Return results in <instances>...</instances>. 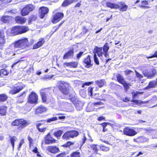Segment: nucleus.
Returning <instances> with one entry per match:
<instances>
[{
	"label": "nucleus",
	"mask_w": 157,
	"mask_h": 157,
	"mask_svg": "<svg viewBox=\"0 0 157 157\" xmlns=\"http://www.w3.org/2000/svg\"><path fill=\"white\" fill-rule=\"evenodd\" d=\"M62 138L63 139L66 140L70 139L71 137V136L70 131H68L65 133L62 136Z\"/></svg>",
	"instance_id": "nucleus-36"
},
{
	"label": "nucleus",
	"mask_w": 157,
	"mask_h": 157,
	"mask_svg": "<svg viewBox=\"0 0 157 157\" xmlns=\"http://www.w3.org/2000/svg\"><path fill=\"white\" fill-rule=\"evenodd\" d=\"M135 72L136 73V75L137 77L140 78H143V76L141 74L139 73L137 71H135Z\"/></svg>",
	"instance_id": "nucleus-52"
},
{
	"label": "nucleus",
	"mask_w": 157,
	"mask_h": 157,
	"mask_svg": "<svg viewBox=\"0 0 157 157\" xmlns=\"http://www.w3.org/2000/svg\"><path fill=\"white\" fill-rule=\"evenodd\" d=\"M49 102L51 104H54L55 102V100L54 98L52 97H51L48 98Z\"/></svg>",
	"instance_id": "nucleus-54"
},
{
	"label": "nucleus",
	"mask_w": 157,
	"mask_h": 157,
	"mask_svg": "<svg viewBox=\"0 0 157 157\" xmlns=\"http://www.w3.org/2000/svg\"><path fill=\"white\" fill-rule=\"evenodd\" d=\"M47 110L45 106L41 105L38 107L36 110L35 113L36 114L46 112Z\"/></svg>",
	"instance_id": "nucleus-18"
},
{
	"label": "nucleus",
	"mask_w": 157,
	"mask_h": 157,
	"mask_svg": "<svg viewBox=\"0 0 157 157\" xmlns=\"http://www.w3.org/2000/svg\"><path fill=\"white\" fill-rule=\"evenodd\" d=\"M88 31V29H86V26H83L82 28V32L80 34L81 36H83Z\"/></svg>",
	"instance_id": "nucleus-43"
},
{
	"label": "nucleus",
	"mask_w": 157,
	"mask_h": 157,
	"mask_svg": "<svg viewBox=\"0 0 157 157\" xmlns=\"http://www.w3.org/2000/svg\"><path fill=\"white\" fill-rule=\"evenodd\" d=\"M95 83L100 87H102L104 85H105L106 83L104 79L96 81L95 82Z\"/></svg>",
	"instance_id": "nucleus-27"
},
{
	"label": "nucleus",
	"mask_w": 157,
	"mask_h": 157,
	"mask_svg": "<svg viewBox=\"0 0 157 157\" xmlns=\"http://www.w3.org/2000/svg\"><path fill=\"white\" fill-rule=\"evenodd\" d=\"M78 62L77 61H73L68 63H64V67L65 66L75 68L77 67Z\"/></svg>",
	"instance_id": "nucleus-16"
},
{
	"label": "nucleus",
	"mask_w": 157,
	"mask_h": 157,
	"mask_svg": "<svg viewBox=\"0 0 157 157\" xmlns=\"http://www.w3.org/2000/svg\"><path fill=\"white\" fill-rule=\"evenodd\" d=\"M94 88L89 87L88 89V95L91 96H93L95 98H96L98 97L99 94L97 92H95L93 91Z\"/></svg>",
	"instance_id": "nucleus-13"
},
{
	"label": "nucleus",
	"mask_w": 157,
	"mask_h": 157,
	"mask_svg": "<svg viewBox=\"0 0 157 157\" xmlns=\"http://www.w3.org/2000/svg\"><path fill=\"white\" fill-rule=\"evenodd\" d=\"M80 153L78 151L73 152L71 154V157H80Z\"/></svg>",
	"instance_id": "nucleus-39"
},
{
	"label": "nucleus",
	"mask_w": 157,
	"mask_h": 157,
	"mask_svg": "<svg viewBox=\"0 0 157 157\" xmlns=\"http://www.w3.org/2000/svg\"><path fill=\"white\" fill-rule=\"evenodd\" d=\"M118 7L117 9H119L122 12L126 11L128 8V6L126 5L124 2H119L118 4Z\"/></svg>",
	"instance_id": "nucleus-19"
},
{
	"label": "nucleus",
	"mask_w": 157,
	"mask_h": 157,
	"mask_svg": "<svg viewBox=\"0 0 157 157\" xmlns=\"http://www.w3.org/2000/svg\"><path fill=\"white\" fill-rule=\"evenodd\" d=\"M13 45L15 48H20L24 49L29 46V43L28 39L25 38L19 40L12 45Z\"/></svg>",
	"instance_id": "nucleus-2"
},
{
	"label": "nucleus",
	"mask_w": 157,
	"mask_h": 157,
	"mask_svg": "<svg viewBox=\"0 0 157 157\" xmlns=\"http://www.w3.org/2000/svg\"><path fill=\"white\" fill-rule=\"evenodd\" d=\"M66 154L65 153H62L58 155L56 157H65Z\"/></svg>",
	"instance_id": "nucleus-60"
},
{
	"label": "nucleus",
	"mask_w": 157,
	"mask_h": 157,
	"mask_svg": "<svg viewBox=\"0 0 157 157\" xmlns=\"http://www.w3.org/2000/svg\"><path fill=\"white\" fill-rule=\"evenodd\" d=\"M94 59L95 63L98 65L99 64V61L98 58L97 57L96 55L94 54Z\"/></svg>",
	"instance_id": "nucleus-50"
},
{
	"label": "nucleus",
	"mask_w": 157,
	"mask_h": 157,
	"mask_svg": "<svg viewBox=\"0 0 157 157\" xmlns=\"http://www.w3.org/2000/svg\"><path fill=\"white\" fill-rule=\"evenodd\" d=\"M153 57H156L157 58V51L155 52L153 55L150 56H146V58L147 59H149L150 58H152Z\"/></svg>",
	"instance_id": "nucleus-51"
},
{
	"label": "nucleus",
	"mask_w": 157,
	"mask_h": 157,
	"mask_svg": "<svg viewBox=\"0 0 157 157\" xmlns=\"http://www.w3.org/2000/svg\"><path fill=\"white\" fill-rule=\"evenodd\" d=\"M71 133V137L73 138L74 137L77 136L78 135V132L76 131H70Z\"/></svg>",
	"instance_id": "nucleus-40"
},
{
	"label": "nucleus",
	"mask_w": 157,
	"mask_h": 157,
	"mask_svg": "<svg viewBox=\"0 0 157 157\" xmlns=\"http://www.w3.org/2000/svg\"><path fill=\"white\" fill-rule=\"evenodd\" d=\"M132 72V71L130 70H127L125 71V74L126 75H128Z\"/></svg>",
	"instance_id": "nucleus-63"
},
{
	"label": "nucleus",
	"mask_w": 157,
	"mask_h": 157,
	"mask_svg": "<svg viewBox=\"0 0 157 157\" xmlns=\"http://www.w3.org/2000/svg\"><path fill=\"white\" fill-rule=\"evenodd\" d=\"M42 124L41 123H39L36 125V128L39 130V131L41 132H44L46 129V128L45 127H40Z\"/></svg>",
	"instance_id": "nucleus-34"
},
{
	"label": "nucleus",
	"mask_w": 157,
	"mask_h": 157,
	"mask_svg": "<svg viewBox=\"0 0 157 157\" xmlns=\"http://www.w3.org/2000/svg\"><path fill=\"white\" fill-rule=\"evenodd\" d=\"M4 35L3 31H0V49H2L3 46L5 43Z\"/></svg>",
	"instance_id": "nucleus-21"
},
{
	"label": "nucleus",
	"mask_w": 157,
	"mask_h": 157,
	"mask_svg": "<svg viewBox=\"0 0 157 157\" xmlns=\"http://www.w3.org/2000/svg\"><path fill=\"white\" fill-rule=\"evenodd\" d=\"M63 133V131L61 130H59L56 131V132H55L54 133V135L55 136L58 137H60Z\"/></svg>",
	"instance_id": "nucleus-41"
},
{
	"label": "nucleus",
	"mask_w": 157,
	"mask_h": 157,
	"mask_svg": "<svg viewBox=\"0 0 157 157\" xmlns=\"http://www.w3.org/2000/svg\"><path fill=\"white\" fill-rule=\"evenodd\" d=\"M78 0H65L62 4L63 6H66L72 3L73 2L77 1Z\"/></svg>",
	"instance_id": "nucleus-30"
},
{
	"label": "nucleus",
	"mask_w": 157,
	"mask_h": 157,
	"mask_svg": "<svg viewBox=\"0 0 157 157\" xmlns=\"http://www.w3.org/2000/svg\"><path fill=\"white\" fill-rule=\"evenodd\" d=\"M93 83L92 82H86L85 83H83L82 86V87L84 88L85 86H89Z\"/></svg>",
	"instance_id": "nucleus-53"
},
{
	"label": "nucleus",
	"mask_w": 157,
	"mask_h": 157,
	"mask_svg": "<svg viewBox=\"0 0 157 157\" xmlns=\"http://www.w3.org/2000/svg\"><path fill=\"white\" fill-rule=\"evenodd\" d=\"M24 141L23 139H22L21 140L20 143L19 144V146L18 147V149L20 150V148L21 147L22 145L24 143Z\"/></svg>",
	"instance_id": "nucleus-57"
},
{
	"label": "nucleus",
	"mask_w": 157,
	"mask_h": 157,
	"mask_svg": "<svg viewBox=\"0 0 157 157\" xmlns=\"http://www.w3.org/2000/svg\"><path fill=\"white\" fill-rule=\"evenodd\" d=\"M10 19L9 16L5 14L1 17V20L4 23H6L9 22Z\"/></svg>",
	"instance_id": "nucleus-29"
},
{
	"label": "nucleus",
	"mask_w": 157,
	"mask_h": 157,
	"mask_svg": "<svg viewBox=\"0 0 157 157\" xmlns=\"http://www.w3.org/2000/svg\"><path fill=\"white\" fill-rule=\"evenodd\" d=\"M109 49V47L108 46V44L106 43L105 44V45L103 46V52H108Z\"/></svg>",
	"instance_id": "nucleus-47"
},
{
	"label": "nucleus",
	"mask_w": 157,
	"mask_h": 157,
	"mask_svg": "<svg viewBox=\"0 0 157 157\" xmlns=\"http://www.w3.org/2000/svg\"><path fill=\"white\" fill-rule=\"evenodd\" d=\"M73 143L70 141L68 142L66 144L64 145V146L66 147H68L70 146L71 145L73 144Z\"/></svg>",
	"instance_id": "nucleus-58"
},
{
	"label": "nucleus",
	"mask_w": 157,
	"mask_h": 157,
	"mask_svg": "<svg viewBox=\"0 0 157 157\" xmlns=\"http://www.w3.org/2000/svg\"><path fill=\"white\" fill-rule=\"evenodd\" d=\"M47 89H45L42 90L40 91V94L42 98V100L43 102L45 103H48V98L47 97L48 91Z\"/></svg>",
	"instance_id": "nucleus-9"
},
{
	"label": "nucleus",
	"mask_w": 157,
	"mask_h": 157,
	"mask_svg": "<svg viewBox=\"0 0 157 157\" xmlns=\"http://www.w3.org/2000/svg\"><path fill=\"white\" fill-rule=\"evenodd\" d=\"M122 100L125 102H127L129 101V98L126 97L123 98Z\"/></svg>",
	"instance_id": "nucleus-64"
},
{
	"label": "nucleus",
	"mask_w": 157,
	"mask_h": 157,
	"mask_svg": "<svg viewBox=\"0 0 157 157\" xmlns=\"http://www.w3.org/2000/svg\"><path fill=\"white\" fill-rule=\"evenodd\" d=\"M100 147L101 150L104 151H108L109 150V147L104 146L100 145Z\"/></svg>",
	"instance_id": "nucleus-42"
},
{
	"label": "nucleus",
	"mask_w": 157,
	"mask_h": 157,
	"mask_svg": "<svg viewBox=\"0 0 157 157\" xmlns=\"http://www.w3.org/2000/svg\"><path fill=\"white\" fill-rule=\"evenodd\" d=\"M97 145L95 144H92L90 145V148L93 150L94 152L96 153H98V150L97 148Z\"/></svg>",
	"instance_id": "nucleus-38"
},
{
	"label": "nucleus",
	"mask_w": 157,
	"mask_h": 157,
	"mask_svg": "<svg viewBox=\"0 0 157 157\" xmlns=\"http://www.w3.org/2000/svg\"><path fill=\"white\" fill-rule=\"evenodd\" d=\"M73 49L70 50L65 54L63 57V59H66L71 58L73 56Z\"/></svg>",
	"instance_id": "nucleus-24"
},
{
	"label": "nucleus",
	"mask_w": 157,
	"mask_h": 157,
	"mask_svg": "<svg viewBox=\"0 0 157 157\" xmlns=\"http://www.w3.org/2000/svg\"><path fill=\"white\" fill-rule=\"evenodd\" d=\"M6 107L0 106V114L2 115H5L6 113Z\"/></svg>",
	"instance_id": "nucleus-37"
},
{
	"label": "nucleus",
	"mask_w": 157,
	"mask_h": 157,
	"mask_svg": "<svg viewBox=\"0 0 157 157\" xmlns=\"http://www.w3.org/2000/svg\"><path fill=\"white\" fill-rule=\"evenodd\" d=\"M93 104L94 105H103V103L101 101L97 102H94L93 103Z\"/></svg>",
	"instance_id": "nucleus-62"
},
{
	"label": "nucleus",
	"mask_w": 157,
	"mask_h": 157,
	"mask_svg": "<svg viewBox=\"0 0 157 157\" xmlns=\"http://www.w3.org/2000/svg\"><path fill=\"white\" fill-rule=\"evenodd\" d=\"M74 104H75L76 109L80 110L82 109V107L83 106L84 104L81 101H76L74 102Z\"/></svg>",
	"instance_id": "nucleus-23"
},
{
	"label": "nucleus",
	"mask_w": 157,
	"mask_h": 157,
	"mask_svg": "<svg viewBox=\"0 0 157 157\" xmlns=\"http://www.w3.org/2000/svg\"><path fill=\"white\" fill-rule=\"evenodd\" d=\"M28 30L27 27L24 26H15L13 27L10 32V35L14 36L26 32Z\"/></svg>",
	"instance_id": "nucleus-1"
},
{
	"label": "nucleus",
	"mask_w": 157,
	"mask_h": 157,
	"mask_svg": "<svg viewBox=\"0 0 157 157\" xmlns=\"http://www.w3.org/2000/svg\"><path fill=\"white\" fill-rule=\"evenodd\" d=\"M79 93L81 96L83 98H85L86 96V91L84 90H81Z\"/></svg>",
	"instance_id": "nucleus-45"
},
{
	"label": "nucleus",
	"mask_w": 157,
	"mask_h": 157,
	"mask_svg": "<svg viewBox=\"0 0 157 157\" xmlns=\"http://www.w3.org/2000/svg\"><path fill=\"white\" fill-rule=\"evenodd\" d=\"M63 13H57L53 16L52 22L53 23L58 22L63 17Z\"/></svg>",
	"instance_id": "nucleus-7"
},
{
	"label": "nucleus",
	"mask_w": 157,
	"mask_h": 157,
	"mask_svg": "<svg viewBox=\"0 0 157 157\" xmlns=\"http://www.w3.org/2000/svg\"><path fill=\"white\" fill-rule=\"evenodd\" d=\"M102 47L98 48L96 47L94 49V54H97L99 57L102 56L103 54V52H102Z\"/></svg>",
	"instance_id": "nucleus-20"
},
{
	"label": "nucleus",
	"mask_w": 157,
	"mask_h": 157,
	"mask_svg": "<svg viewBox=\"0 0 157 157\" xmlns=\"http://www.w3.org/2000/svg\"><path fill=\"white\" fill-rule=\"evenodd\" d=\"M69 98L70 99L71 101L73 102L74 101L75 102L76 99L75 98L73 97L72 94H70L69 95Z\"/></svg>",
	"instance_id": "nucleus-56"
},
{
	"label": "nucleus",
	"mask_w": 157,
	"mask_h": 157,
	"mask_svg": "<svg viewBox=\"0 0 157 157\" xmlns=\"http://www.w3.org/2000/svg\"><path fill=\"white\" fill-rule=\"evenodd\" d=\"M38 100V96L34 92H32L29 94L28 102L31 104H35Z\"/></svg>",
	"instance_id": "nucleus-6"
},
{
	"label": "nucleus",
	"mask_w": 157,
	"mask_h": 157,
	"mask_svg": "<svg viewBox=\"0 0 157 157\" xmlns=\"http://www.w3.org/2000/svg\"><path fill=\"white\" fill-rule=\"evenodd\" d=\"M15 20L17 23L23 24L26 22V19L23 17L17 16L15 17Z\"/></svg>",
	"instance_id": "nucleus-25"
},
{
	"label": "nucleus",
	"mask_w": 157,
	"mask_h": 157,
	"mask_svg": "<svg viewBox=\"0 0 157 157\" xmlns=\"http://www.w3.org/2000/svg\"><path fill=\"white\" fill-rule=\"evenodd\" d=\"M70 84L68 83L64 82H61L59 88L62 93L65 95H67L69 92V88Z\"/></svg>",
	"instance_id": "nucleus-4"
},
{
	"label": "nucleus",
	"mask_w": 157,
	"mask_h": 157,
	"mask_svg": "<svg viewBox=\"0 0 157 157\" xmlns=\"http://www.w3.org/2000/svg\"><path fill=\"white\" fill-rule=\"evenodd\" d=\"M8 98L7 96L5 94H0V102H3L7 100Z\"/></svg>",
	"instance_id": "nucleus-35"
},
{
	"label": "nucleus",
	"mask_w": 157,
	"mask_h": 157,
	"mask_svg": "<svg viewBox=\"0 0 157 157\" xmlns=\"http://www.w3.org/2000/svg\"><path fill=\"white\" fill-rule=\"evenodd\" d=\"M58 120V118L56 117H54L47 120V121L48 122H50Z\"/></svg>",
	"instance_id": "nucleus-48"
},
{
	"label": "nucleus",
	"mask_w": 157,
	"mask_h": 157,
	"mask_svg": "<svg viewBox=\"0 0 157 157\" xmlns=\"http://www.w3.org/2000/svg\"><path fill=\"white\" fill-rule=\"evenodd\" d=\"M35 7L32 4L26 5L21 10V14L22 16H25L29 14L30 12L32 11L35 9Z\"/></svg>",
	"instance_id": "nucleus-5"
},
{
	"label": "nucleus",
	"mask_w": 157,
	"mask_h": 157,
	"mask_svg": "<svg viewBox=\"0 0 157 157\" xmlns=\"http://www.w3.org/2000/svg\"><path fill=\"white\" fill-rule=\"evenodd\" d=\"M139 92H133L132 93V98L133 99L135 98V97L139 94Z\"/></svg>",
	"instance_id": "nucleus-61"
},
{
	"label": "nucleus",
	"mask_w": 157,
	"mask_h": 157,
	"mask_svg": "<svg viewBox=\"0 0 157 157\" xmlns=\"http://www.w3.org/2000/svg\"><path fill=\"white\" fill-rule=\"evenodd\" d=\"M2 74L4 75H6L8 74L9 72L7 71L5 69H2L1 70Z\"/></svg>",
	"instance_id": "nucleus-49"
},
{
	"label": "nucleus",
	"mask_w": 157,
	"mask_h": 157,
	"mask_svg": "<svg viewBox=\"0 0 157 157\" xmlns=\"http://www.w3.org/2000/svg\"><path fill=\"white\" fill-rule=\"evenodd\" d=\"M83 63L85 64V67L87 68H89L93 65L91 63L90 56H89L84 58Z\"/></svg>",
	"instance_id": "nucleus-12"
},
{
	"label": "nucleus",
	"mask_w": 157,
	"mask_h": 157,
	"mask_svg": "<svg viewBox=\"0 0 157 157\" xmlns=\"http://www.w3.org/2000/svg\"><path fill=\"white\" fill-rule=\"evenodd\" d=\"M106 6L111 9H117L118 7V4L111 3L109 2H106Z\"/></svg>",
	"instance_id": "nucleus-28"
},
{
	"label": "nucleus",
	"mask_w": 157,
	"mask_h": 157,
	"mask_svg": "<svg viewBox=\"0 0 157 157\" xmlns=\"http://www.w3.org/2000/svg\"><path fill=\"white\" fill-rule=\"evenodd\" d=\"M150 1L148 0V1H143L141 2V3L142 5H140L139 6V7L144 8L145 7H146L147 8H149L150 7L148 6H145V5H147L148 4L150 3Z\"/></svg>",
	"instance_id": "nucleus-31"
},
{
	"label": "nucleus",
	"mask_w": 157,
	"mask_h": 157,
	"mask_svg": "<svg viewBox=\"0 0 157 157\" xmlns=\"http://www.w3.org/2000/svg\"><path fill=\"white\" fill-rule=\"evenodd\" d=\"M44 40L43 39L40 40L36 44H34L33 46V49H36L41 47L44 43Z\"/></svg>",
	"instance_id": "nucleus-26"
},
{
	"label": "nucleus",
	"mask_w": 157,
	"mask_h": 157,
	"mask_svg": "<svg viewBox=\"0 0 157 157\" xmlns=\"http://www.w3.org/2000/svg\"><path fill=\"white\" fill-rule=\"evenodd\" d=\"M117 81L121 84L124 83V82H125L124 78L120 74H117Z\"/></svg>",
	"instance_id": "nucleus-32"
},
{
	"label": "nucleus",
	"mask_w": 157,
	"mask_h": 157,
	"mask_svg": "<svg viewBox=\"0 0 157 157\" xmlns=\"http://www.w3.org/2000/svg\"><path fill=\"white\" fill-rule=\"evenodd\" d=\"M156 73V71L155 69H152L151 71H148L145 70L143 71V74L144 76L148 78H151L154 76Z\"/></svg>",
	"instance_id": "nucleus-11"
},
{
	"label": "nucleus",
	"mask_w": 157,
	"mask_h": 157,
	"mask_svg": "<svg viewBox=\"0 0 157 157\" xmlns=\"http://www.w3.org/2000/svg\"><path fill=\"white\" fill-rule=\"evenodd\" d=\"M83 52H80L78 54H77V59L79 60L80 58L81 57V56H82V54H83Z\"/></svg>",
	"instance_id": "nucleus-55"
},
{
	"label": "nucleus",
	"mask_w": 157,
	"mask_h": 157,
	"mask_svg": "<svg viewBox=\"0 0 157 157\" xmlns=\"http://www.w3.org/2000/svg\"><path fill=\"white\" fill-rule=\"evenodd\" d=\"M133 140L137 143H143L148 142L149 139L143 136H140L138 137L136 139H134Z\"/></svg>",
	"instance_id": "nucleus-14"
},
{
	"label": "nucleus",
	"mask_w": 157,
	"mask_h": 157,
	"mask_svg": "<svg viewBox=\"0 0 157 157\" xmlns=\"http://www.w3.org/2000/svg\"><path fill=\"white\" fill-rule=\"evenodd\" d=\"M122 84L123 85L126 91H127L129 89V87L128 84L126 83L125 81L124 82V83H122Z\"/></svg>",
	"instance_id": "nucleus-46"
},
{
	"label": "nucleus",
	"mask_w": 157,
	"mask_h": 157,
	"mask_svg": "<svg viewBox=\"0 0 157 157\" xmlns=\"http://www.w3.org/2000/svg\"><path fill=\"white\" fill-rule=\"evenodd\" d=\"M48 9L45 7H41L39 9V15L41 18H43L45 15L48 12Z\"/></svg>",
	"instance_id": "nucleus-10"
},
{
	"label": "nucleus",
	"mask_w": 157,
	"mask_h": 157,
	"mask_svg": "<svg viewBox=\"0 0 157 157\" xmlns=\"http://www.w3.org/2000/svg\"><path fill=\"white\" fill-rule=\"evenodd\" d=\"M124 133L125 135L131 136H133L137 133L134 129L129 127H126L124 129Z\"/></svg>",
	"instance_id": "nucleus-8"
},
{
	"label": "nucleus",
	"mask_w": 157,
	"mask_h": 157,
	"mask_svg": "<svg viewBox=\"0 0 157 157\" xmlns=\"http://www.w3.org/2000/svg\"><path fill=\"white\" fill-rule=\"evenodd\" d=\"M48 151L52 153H56L59 151V148L56 146H49L48 147Z\"/></svg>",
	"instance_id": "nucleus-22"
},
{
	"label": "nucleus",
	"mask_w": 157,
	"mask_h": 157,
	"mask_svg": "<svg viewBox=\"0 0 157 157\" xmlns=\"http://www.w3.org/2000/svg\"><path fill=\"white\" fill-rule=\"evenodd\" d=\"M23 89V87L21 86H13L12 87L10 93L13 94H16L19 92Z\"/></svg>",
	"instance_id": "nucleus-17"
},
{
	"label": "nucleus",
	"mask_w": 157,
	"mask_h": 157,
	"mask_svg": "<svg viewBox=\"0 0 157 157\" xmlns=\"http://www.w3.org/2000/svg\"><path fill=\"white\" fill-rule=\"evenodd\" d=\"M28 140L29 141L30 144H29V146H31V145L32 144H33V140L29 136L28 137Z\"/></svg>",
	"instance_id": "nucleus-59"
},
{
	"label": "nucleus",
	"mask_w": 157,
	"mask_h": 157,
	"mask_svg": "<svg viewBox=\"0 0 157 157\" xmlns=\"http://www.w3.org/2000/svg\"><path fill=\"white\" fill-rule=\"evenodd\" d=\"M12 126L18 125V129L21 130L25 127L27 125V122L23 119H16L13 121L11 124Z\"/></svg>",
	"instance_id": "nucleus-3"
},
{
	"label": "nucleus",
	"mask_w": 157,
	"mask_h": 157,
	"mask_svg": "<svg viewBox=\"0 0 157 157\" xmlns=\"http://www.w3.org/2000/svg\"><path fill=\"white\" fill-rule=\"evenodd\" d=\"M17 140V138L15 136H13L10 139V142L11 144L12 145L13 147V148L14 147V142L15 141Z\"/></svg>",
	"instance_id": "nucleus-44"
},
{
	"label": "nucleus",
	"mask_w": 157,
	"mask_h": 157,
	"mask_svg": "<svg viewBox=\"0 0 157 157\" xmlns=\"http://www.w3.org/2000/svg\"><path fill=\"white\" fill-rule=\"evenodd\" d=\"M56 140L52 138L50 135L49 133L46 136L45 138V142L46 144H49L51 143H55Z\"/></svg>",
	"instance_id": "nucleus-15"
},
{
	"label": "nucleus",
	"mask_w": 157,
	"mask_h": 157,
	"mask_svg": "<svg viewBox=\"0 0 157 157\" xmlns=\"http://www.w3.org/2000/svg\"><path fill=\"white\" fill-rule=\"evenodd\" d=\"M157 86V82L156 81H152L149 83V85L146 87V89H148L151 88L155 87V86Z\"/></svg>",
	"instance_id": "nucleus-33"
}]
</instances>
